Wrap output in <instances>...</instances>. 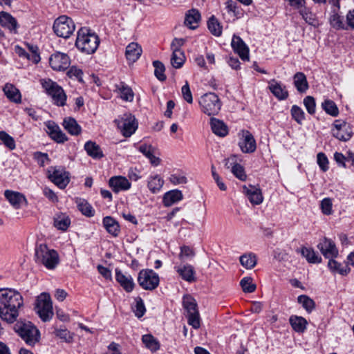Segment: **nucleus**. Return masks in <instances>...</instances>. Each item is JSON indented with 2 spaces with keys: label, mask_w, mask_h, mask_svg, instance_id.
<instances>
[{
  "label": "nucleus",
  "mask_w": 354,
  "mask_h": 354,
  "mask_svg": "<svg viewBox=\"0 0 354 354\" xmlns=\"http://www.w3.org/2000/svg\"><path fill=\"white\" fill-rule=\"evenodd\" d=\"M0 304L6 311L3 317L8 323H13L18 317V309L23 306L21 294L12 289H6L0 294Z\"/></svg>",
  "instance_id": "obj_1"
},
{
  "label": "nucleus",
  "mask_w": 354,
  "mask_h": 354,
  "mask_svg": "<svg viewBox=\"0 0 354 354\" xmlns=\"http://www.w3.org/2000/svg\"><path fill=\"white\" fill-rule=\"evenodd\" d=\"M99 44L98 36L95 33L91 32L90 29L82 27L78 30L75 46L82 53H94L97 49Z\"/></svg>",
  "instance_id": "obj_2"
},
{
  "label": "nucleus",
  "mask_w": 354,
  "mask_h": 354,
  "mask_svg": "<svg viewBox=\"0 0 354 354\" xmlns=\"http://www.w3.org/2000/svg\"><path fill=\"white\" fill-rule=\"evenodd\" d=\"M35 260L48 269H53L59 263V255L55 250H50L45 244H40L35 248Z\"/></svg>",
  "instance_id": "obj_3"
},
{
  "label": "nucleus",
  "mask_w": 354,
  "mask_h": 354,
  "mask_svg": "<svg viewBox=\"0 0 354 354\" xmlns=\"http://www.w3.org/2000/svg\"><path fill=\"white\" fill-rule=\"evenodd\" d=\"M19 335L29 345H34L39 339V330L30 322L19 321L14 326Z\"/></svg>",
  "instance_id": "obj_4"
},
{
  "label": "nucleus",
  "mask_w": 354,
  "mask_h": 354,
  "mask_svg": "<svg viewBox=\"0 0 354 354\" xmlns=\"http://www.w3.org/2000/svg\"><path fill=\"white\" fill-rule=\"evenodd\" d=\"M41 84L46 93L50 95L53 103L59 106L66 104V95L63 88L50 79L41 80Z\"/></svg>",
  "instance_id": "obj_5"
},
{
  "label": "nucleus",
  "mask_w": 354,
  "mask_h": 354,
  "mask_svg": "<svg viewBox=\"0 0 354 354\" xmlns=\"http://www.w3.org/2000/svg\"><path fill=\"white\" fill-rule=\"evenodd\" d=\"M199 104L202 111L207 115L218 114L221 108L218 96L214 93H207L201 97Z\"/></svg>",
  "instance_id": "obj_6"
},
{
  "label": "nucleus",
  "mask_w": 354,
  "mask_h": 354,
  "mask_svg": "<svg viewBox=\"0 0 354 354\" xmlns=\"http://www.w3.org/2000/svg\"><path fill=\"white\" fill-rule=\"evenodd\" d=\"M35 308L43 322L50 321L53 316V310L49 294L43 292L38 296Z\"/></svg>",
  "instance_id": "obj_7"
},
{
  "label": "nucleus",
  "mask_w": 354,
  "mask_h": 354,
  "mask_svg": "<svg viewBox=\"0 0 354 354\" xmlns=\"http://www.w3.org/2000/svg\"><path fill=\"white\" fill-rule=\"evenodd\" d=\"M183 305L187 313L188 324L195 329L199 328L201 326V319L196 300L190 295L184 296Z\"/></svg>",
  "instance_id": "obj_8"
},
{
  "label": "nucleus",
  "mask_w": 354,
  "mask_h": 354,
  "mask_svg": "<svg viewBox=\"0 0 354 354\" xmlns=\"http://www.w3.org/2000/svg\"><path fill=\"white\" fill-rule=\"evenodd\" d=\"M53 28L57 36L66 39L75 31V26L71 18L62 15L55 20Z\"/></svg>",
  "instance_id": "obj_9"
},
{
  "label": "nucleus",
  "mask_w": 354,
  "mask_h": 354,
  "mask_svg": "<svg viewBox=\"0 0 354 354\" xmlns=\"http://www.w3.org/2000/svg\"><path fill=\"white\" fill-rule=\"evenodd\" d=\"M115 123L120 130L121 133L126 138L130 137L138 129V122L134 115L127 113L120 118L115 120Z\"/></svg>",
  "instance_id": "obj_10"
},
{
  "label": "nucleus",
  "mask_w": 354,
  "mask_h": 354,
  "mask_svg": "<svg viewBox=\"0 0 354 354\" xmlns=\"http://www.w3.org/2000/svg\"><path fill=\"white\" fill-rule=\"evenodd\" d=\"M139 285L145 290H152L156 289L160 282L159 276L152 270H142L138 277Z\"/></svg>",
  "instance_id": "obj_11"
},
{
  "label": "nucleus",
  "mask_w": 354,
  "mask_h": 354,
  "mask_svg": "<svg viewBox=\"0 0 354 354\" xmlns=\"http://www.w3.org/2000/svg\"><path fill=\"white\" fill-rule=\"evenodd\" d=\"M333 126V136L341 141H348L354 134V126L341 120H336Z\"/></svg>",
  "instance_id": "obj_12"
},
{
  "label": "nucleus",
  "mask_w": 354,
  "mask_h": 354,
  "mask_svg": "<svg viewBox=\"0 0 354 354\" xmlns=\"http://www.w3.org/2000/svg\"><path fill=\"white\" fill-rule=\"evenodd\" d=\"M48 178L60 189H64L69 183V173L62 167H50Z\"/></svg>",
  "instance_id": "obj_13"
},
{
  "label": "nucleus",
  "mask_w": 354,
  "mask_h": 354,
  "mask_svg": "<svg viewBox=\"0 0 354 354\" xmlns=\"http://www.w3.org/2000/svg\"><path fill=\"white\" fill-rule=\"evenodd\" d=\"M242 136L239 142V146L242 152L250 153L257 149L255 139L252 134L248 130H243Z\"/></svg>",
  "instance_id": "obj_14"
},
{
  "label": "nucleus",
  "mask_w": 354,
  "mask_h": 354,
  "mask_svg": "<svg viewBox=\"0 0 354 354\" xmlns=\"http://www.w3.org/2000/svg\"><path fill=\"white\" fill-rule=\"evenodd\" d=\"M49 64L55 71H64L69 66L70 58L66 54L57 53L50 56Z\"/></svg>",
  "instance_id": "obj_15"
},
{
  "label": "nucleus",
  "mask_w": 354,
  "mask_h": 354,
  "mask_svg": "<svg viewBox=\"0 0 354 354\" xmlns=\"http://www.w3.org/2000/svg\"><path fill=\"white\" fill-rule=\"evenodd\" d=\"M46 133L50 138L57 143H64L68 140L66 135L61 130L59 127L53 121L46 122Z\"/></svg>",
  "instance_id": "obj_16"
},
{
  "label": "nucleus",
  "mask_w": 354,
  "mask_h": 354,
  "mask_svg": "<svg viewBox=\"0 0 354 354\" xmlns=\"http://www.w3.org/2000/svg\"><path fill=\"white\" fill-rule=\"evenodd\" d=\"M317 248L325 258H335L338 255V250L337 249L335 243L332 240L326 237L320 241L317 245Z\"/></svg>",
  "instance_id": "obj_17"
},
{
  "label": "nucleus",
  "mask_w": 354,
  "mask_h": 354,
  "mask_svg": "<svg viewBox=\"0 0 354 354\" xmlns=\"http://www.w3.org/2000/svg\"><path fill=\"white\" fill-rule=\"evenodd\" d=\"M4 196L16 209L21 208L23 205H28L26 196L20 192L7 189L4 192Z\"/></svg>",
  "instance_id": "obj_18"
},
{
  "label": "nucleus",
  "mask_w": 354,
  "mask_h": 354,
  "mask_svg": "<svg viewBox=\"0 0 354 354\" xmlns=\"http://www.w3.org/2000/svg\"><path fill=\"white\" fill-rule=\"evenodd\" d=\"M231 45L234 51L239 55L242 60H249V48L239 36H233Z\"/></svg>",
  "instance_id": "obj_19"
},
{
  "label": "nucleus",
  "mask_w": 354,
  "mask_h": 354,
  "mask_svg": "<svg viewBox=\"0 0 354 354\" xmlns=\"http://www.w3.org/2000/svg\"><path fill=\"white\" fill-rule=\"evenodd\" d=\"M243 192L247 196L250 202L253 205H259L263 202V195L259 188L253 185H243Z\"/></svg>",
  "instance_id": "obj_20"
},
{
  "label": "nucleus",
  "mask_w": 354,
  "mask_h": 354,
  "mask_svg": "<svg viewBox=\"0 0 354 354\" xmlns=\"http://www.w3.org/2000/svg\"><path fill=\"white\" fill-rule=\"evenodd\" d=\"M109 185L115 193L128 190L131 187V183L128 179L121 176L111 177L109 179Z\"/></svg>",
  "instance_id": "obj_21"
},
{
  "label": "nucleus",
  "mask_w": 354,
  "mask_h": 354,
  "mask_svg": "<svg viewBox=\"0 0 354 354\" xmlns=\"http://www.w3.org/2000/svg\"><path fill=\"white\" fill-rule=\"evenodd\" d=\"M174 269L183 280L189 283L196 281V272L194 267L192 265L185 264L176 266L174 267Z\"/></svg>",
  "instance_id": "obj_22"
},
{
  "label": "nucleus",
  "mask_w": 354,
  "mask_h": 354,
  "mask_svg": "<svg viewBox=\"0 0 354 354\" xmlns=\"http://www.w3.org/2000/svg\"><path fill=\"white\" fill-rule=\"evenodd\" d=\"M115 279L127 292H131L133 290L135 283L130 274H124L117 268L115 269Z\"/></svg>",
  "instance_id": "obj_23"
},
{
  "label": "nucleus",
  "mask_w": 354,
  "mask_h": 354,
  "mask_svg": "<svg viewBox=\"0 0 354 354\" xmlns=\"http://www.w3.org/2000/svg\"><path fill=\"white\" fill-rule=\"evenodd\" d=\"M268 88L279 100H286L288 97V92L286 86L275 80L269 82Z\"/></svg>",
  "instance_id": "obj_24"
},
{
  "label": "nucleus",
  "mask_w": 354,
  "mask_h": 354,
  "mask_svg": "<svg viewBox=\"0 0 354 354\" xmlns=\"http://www.w3.org/2000/svg\"><path fill=\"white\" fill-rule=\"evenodd\" d=\"M0 24L14 33L17 32L18 23L15 17L6 12H0Z\"/></svg>",
  "instance_id": "obj_25"
},
{
  "label": "nucleus",
  "mask_w": 354,
  "mask_h": 354,
  "mask_svg": "<svg viewBox=\"0 0 354 354\" xmlns=\"http://www.w3.org/2000/svg\"><path fill=\"white\" fill-rule=\"evenodd\" d=\"M102 223L109 234L114 237L119 236L120 233V226L115 218L110 216H105L102 220Z\"/></svg>",
  "instance_id": "obj_26"
},
{
  "label": "nucleus",
  "mask_w": 354,
  "mask_h": 354,
  "mask_svg": "<svg viewBox=\"0 0 354 354\" xmlns=\"http://www.w3.org/2000/svg\"><path fill=\"white\" fill-rule=\"evenodd\" d=\"M141 46L136 42L130 43L126 48L125 55L129 62H136L142 54Z\"/></svg>",
  "instance_id": "obj_27"
},
{
  "label": "nucleus",
  "mask_w": 354,
  "mask_h": 354,
  "mask_svg": "<svg viewBox=\"0 0 354 354\" xmlns=\"http://www.w3.org/2000/svg\"><path fill=\"white\" fill-rule=\"evenodd\" d=\"M84 149L87 154L93 159H101L104 157V153L100 145L95 142L87 141L84 145Z\"/></svg>",
  "instance_id": "obj_28"
},
{
  "label": "nucleus",
  "mask_w": 354,
  "mask_h": 354,
  "mask_svg": "<svg viewBox=\"0 0 354 354\" xmlns=\"http://www.w3.org/2000/svg\"><path fill=\"white\" fill-rule=\"evenodd\" d=\"M211 129L214 134L220 137H224L228 133L227 125L221 120L215 118L210 119Z\"/></svg>",
  "instance_id": "obj_29"
},
{
  "label": "nucleus",
  "mask_w": 354,
  "mask_h": 354,
  "mask_svg": "<svg viewBox=\"0 0 354 354\" xmlns=\"http://www.w3.org/2000/svg\"><path fill=\"white\" fill-rule=\"evenodd\" d=\"M62 125L64 128L72 136H78L81 133L82 128L76 120L71 117L65 118Z\"/></svg>",
  "instance_id": "obj_30"
},
{
  "label": "nucleus",
  "mask_w": 354,
  "mask_h": 354,
  "mask_svg": "<svg viewBox=\"0 0 354 354\" xmlns=\"http://www.w3.org/2000/svg\"><path fill=\"white\" fill-rule=\"evenodd\" d=\"M289 322L292 329L299 333H303L308 324L307 320L301 316L292 315L289 318Z\"/></svg>",
  "instance_id": "obj_31"
},
{
  "label": "nucleus",
  "mask_w": 354,
  "mask_h": 354,
  "mask_svg": "<svg viewBox=\"0 0 354 354\" xmlns=\"http://www.w3.org/2000/svg\"><path fill=\"white\" fill-rule=\"evenodd\" d=\"M3 92L6 97L11 101L15 103H20L21 101V93L18 88H17L12 84H6L3 87Z\"/></svg>",
  "instance_id": "obj_32"
},
{
  "label": "nucleus",
  "mask_w": 354,
  "mask_h": 354,
  "mask_svg": "<svg viewBox=\"0 0 354 354\" xmlns=\"http://www.w3.org/2000/svg\"><path fill=\"white\" fill-rule=\"evenodd\" d=\"M294 85L298 92L301 93H306L308 88V83L304 73L297 72L294 75Z\"/></svg>",
  "instance_id": "obj_33"
},
{
  "label": "nucleus",
  "mask_w": 354,
  "mask_h": 354,
  "mask_svg": "<svg viewBox=\"0 0 354 354\" xmlns=\"http://www.w3.org/2000/svg\"><path fill=\"white\" fill-rule=\"evenodd\" d=\"M116 91H118L122 100L131 102L133 100L134 94L132 89L124 82H120L115 85Z\"/></svg>",
  "instance_id": "obj_34"
},
{
  "label": "nucleus",
  "mask_w": 354,
  "mask_h": 354,
  "mask_svg": "<svg viewBox=\"0 0 354 354\" xmlns=\"http://www.w3.org/2000/svg\"><path fill=\"white\" fill-rule=\"evenodd\" d=\"M183 194L181 191L174 189L167 192L163 196V203L165 206L169 207L174 203L182 200Z\"/></svg>",
  "instance_id": "obj_35"
},
{
  "label": "nucleus",
  "mask_w": 354,
  "mask_h": 354,
  "mask_svg": "<svg viewBox=\"0 0 354 354\" xmlns=\"http://www.w3.org/2000/svg\"><path fill=\"white\" fill-rule=\"evenodd\" d=\"M142 342L147 348L151 352H156L160 349V342L151 334H146L142 336Z\"/></svg>",
  "instance_id": "obj_36"
},
{
  "label": "nucleus",
  "mask_w": 354,
  "mask_h": 354,
  "mask_svg": "<svg viewBox=\"0 0 354 354\" xmlns=\"http://www.w3.org/2000/svg\"><path fill=\"white\" fill-rule=\"evenodd\" d=\"M301 254L310 263H319L322 261V257L312 248L302 247Z\"/></svg>",
  "instance_id": "obj_37"
},
{
  "label": "nucleus",
  "mask_w": 354,
  "mask_h": 354,
  "mask_svg": "<svg viewBox=\"0 0 354 354\" xmlns=\"http://www.w3.org/2000/svg\"><path fill=\"white\" fill-rule=\"evenodd\" d=\"M328 266L332 272L339 273L344 276L347 275L351 271L348 265H342L334 260L333 258L329 259Z\"/></svg>",
  "instance_id": "obj_38"
},
{
  "label": "nucleus",
  "mask_w": 354,
  "mask_h": 354,
  "mask_svg": "<svg viewBox=\"0 0 354 354\" xmlns=\"http://www.w3.org/2000/svg\"><path fill=\"white\" fill-rule=\"evenodd\" d=\"M163 185L164 180L159 175H155L149 178L147 186L152 193L156 194L161 189Z\"/></svg>",
  "instance_id": "obj_39"
},
{
  "label": "nucleus",
  "mask_w": 354,
  "mask_h": 354,
  "mask_svg": "<svg viewBox=\"0 0 354 354\" xmlns=\"http://www.w3.org/2000/svg\"><path fill=\"white\" fill-rule=\"evenodd\" d=\"M207 27L214 36L219 37L222 34V26L215 16L212 15L207 21Z\"/></svg>",
  "instance_id": "obj_40"
},
{
  "label": "nucleus",
  "mask_w": 354,
  "mask_h": 354,
  "mask_svg": "<svg viewBox=\"0 0 354 354\" xmlns=\"http://www.w3.org/2000/svg\"><path fill=\"white\" fill-rule=\"evenodd\" d=\"M338 11L337 10H332V15L329 19L330 24L337 30L346 29L343 18L339 15Z\"/></svg>",
  "instance_id": "obj_41"
},
{
  "label": "nucleus",
  "mask_w": 354,
  "mask_h": 354,
  "mask_svg": "<svg viewBox=\"0 0 354 354\" xmlns=\"http://www.w3.org/2000/svg\"><path fill=\"white\" fill-rule=\"evenodd\" d=\"M200 19V12L196 9H192L189 10V13L186 15L185 24L189 26L190 28L193 29L196 26V24H198Z\"/></svg>",
  "instance_id": "obj_42"
},
{
  "label": "nucleus",
  "mask_w": 354,
  "mask_h": 354,
  "mask_svg": "<svg viewBox=\"0 0 354 354\" xmlns=\"http://www.w3.org/2000/svg\"><path fill=\"white\" fill-rule=\"evenodd\" d=\"M185 61V56L183 50L173 51L171 57V64L173 67L180 68Z\"/></svg>",
  "instance_id": "obj_43"
},
{
  "label": "nucleus",
  "mask_w": 354,
  "mask_h": 354,
  "mask_svg": "<svg viewBox=\"0 0 354 354\" xmlns=\"http://www.w3.org/2000/svg\"><path fill=\"white\" fill-rule=\"evenodd\" d=\"M71 224V220L65 214L57 215L54 218V226L58 230L66 231Z\"/></svg>",
  "instance_id": "obj_44"
},
{
  "label": "nucleus",
  "mask_w": 354,
  "mask_h": 354,
  "mask_svg": "<svg viewBox=\"0 0 354 354\" xmlns=\"http://www.w3.org/2000/svg\"><path fill=\"white\" fill-rule=\"evenodd\" d=\"M299 13L305 21L309 25L316 26L318 24L315 15L306 7L304 6L301 8H299Z\"/></svg>",
  "instance_id": "obj_45"
},
{
  "label": "nucleus",
  "mask_w": 354,
  "mask_h": 354,
  "mask_svg": "<svg viewBox=\"0 0 354 354\" xmlns=\"http://www.w3.org/2000/svg\"><path fill=\"white\" fill-rule=\"evenodd\" d=\"M322 109L331 116L336 117L339 114V109L336 104L331 100H325L322 103Z\"/></svg>",
  "instance_id": "obj_46"
},
{
  "label": "nucleus",
  "mask_w": 354,
  "mask_h": 354,
  "mask_svg": "<svg viewBox=\"0 0 354 354\" xmlns=\"http://www.w3.org/2000/svg\"><path fill=\"white\" fill-rule=\"evenodd\" d=\"M257 257L252 254H243L240 257L241 264L246 269H251L257 264Z\"/></svg>",
  "instance_id": "obj_47"
},
{
  "label": "nucleus",
  "mask_w": 354,
  "mask_h": 354,
  "mask_svg": "<svg viewBox=\"0 0 354 354\" xmlns=\"http://www.w3.org/2000/svg\"><path fill=\"white\" fill-rule=\"evenodd\" d=\"M297 301L308 313H311L315 308V301L307 295H299Z\"/></svg>",
  "instance_id": "obj_48"
},
{
  "label": "nucleus",
  "mask_w": 354,
  "mask_h": 354,
  "mask_svg": "<svg viewBox=\"0 0 354 354\" xmlns=\"http://www.w3.org/2000/svg\"><path fill=\"white\" fill-rule=\"evenodd\" d=\"M54 334L64 342L71 343L73 341V333L66 328L55 329Z\"/></svg>",
  "instance_id": "obj_49"
},
{
  "label": "nucleus",
  "mask_w": 354,
  "mask_h": 354,
  "mask_svg": "<svg viewBox=\"0 0 354 354\" xmlns=\"http://www.w3.org/2000/svg\"><path fill=\"white\" fill-rule=\"evenodd\" d=\"M79 210L85 216L91 217L94 215V210L92 206L85 200L80 199L77 201Z\"/></svg>",
  "instance_id": "obj_50"
},
{
  "label": "nucleus",
  "mask_w": 354,
  "mask_h": 354,
  "mask_svg": "<svg viewBox=\"0 0 354 354\" xmlns=\"http://www.w3.org/2000/svg\"><path fill=\"white\" fill-rule=\"evenodd\" d=\"M290 113L292 119H294L299 124H301L303 121L305 120V113L297 105H293L291 107Z\"/></svg>",
  "instance_id": "obj_51"
},
{
  "label": "nucleus",
  "mask_w": 354,
  "mask_h": 354,
  "mask_svg": "<svg viewBox=\"0 0 354 354\" xmlns=\"http://www.w3.org/2000/svg\"><path fill=\"white\" fill-rule=\"evenodd\" d=\"M240 285L244 292L251 293L255 291L256 285L252 283V279L250 277H243L241 281Z\"/></svg>",
  "instance_id": "obj_52"
},
{
  "label": "nucleus",
  "mask_w": 354,
  "mask_h": 354,
  "mask_svg": "<svg viewBox=\"0 0 354 354\" xmlns=\"http://www.w3.org/2000/svg\"><path fill=\"white\" fill-rule=\"evenodd\" d=\"M0 140L3 145L10 150H13L16 147L14 138L4 131H0Z\"/></svg>",
  "instance_id": "obj_53"
},
{
  "label": "nucleus",
  "mask_w": 354,
  "mask_h": 354,
  "mask_svg": "<svg viewBox=\"0 0 354 354\" xmlns=\"http://www.w3.org/2000/svg\"><path fill=\"white\" fill-rule=\"evenodd\" d=\"M153 66L155 68V76L160 81H165L166 80V76L164 73L165 71L164 64L161 62L156 60L153 62Z\"/></svg>",
  "instance_id": "obj_54"
},
{
  "label": "nucleus",
  "mask_w": 354,
  "mask_h": 354,
  "mask_svg": "<svg viewBox=\"0 0 354 354\" xmlns=\"http://www.w3.org/2000/svg\"><path fill=\"white\" fill-rule=\"evenodd\" d=\"M194 256L195 252L189 246L183 245L180 247V252L178 255V257L181 261H184L186 259H192Z\"/></svg>",
  "instance_id": "obj_55"
},
{
  "label": "nucleus",
  "mask_w": 354,
  "mask_h": 354,
  "mask_svg": "<svg viewBox=\"0 0 354 354\" xmlns=\"http://www.w3.org/2000/svg\"><path fill=\"white\" fill-rule=\"evenodd\" d=\"M304 104L309 114L313 115L315 113L316 103L313 97L306 96L304 99Z\"/></svg>",
  "instance_id": "obj_56"
},
{
  "label": "nucleus",
  "mask_w": 354,
  "mask_h": 354,
  "mask_svg": "<svg viewBox=\"0 0 354 354\" xmlns=\"http://www.w3.org/2000/svg\"><path fill=\"white\" fill-rule=\"evenodd\" d=\"M317 162L321 170L324 172L328 169V160L326 154L323 152H319L317 153Z\"/></svg>",
  "instance_id": "obj_57"
},
{
  "label": "nucleus",
  "mask_w": 354,
  "mask_h": 354,
  "mask_svg": "<svg viewBox=\"0 0 354 354\" xmlns=\"http://www.w3.org/2000/svg\"><path fill=\"white\" fill-rule=\"evenodd\" d=\"M67 75L70 78L74 77V78L77 79L80 82H83V80H82L83 71L80 68H79L75 66H73L70 68V69L67 72Z\"/></svg>",
  "instance_id": "obj_58"
},
{
  "label": "nucleus",
  "mask_w": 354,
  "mask_h": 354,
  "mask_svg": "<svg viewBox=\"0 0 354 354\" xmlns=\"http://www.w3.org/2000/svg\"><path fill=\"white\" fill-rule=\"evenodd\" d=\"M322 212L325 215H330L332 214V201L329 198H325L321 201Z\"/></svg>",
  "instance_id": "obj_59"
},
{
  "label": "nucleus",
  "mask_w": 354,
  "mask_h": 354,
  "mask_svg": "<svg viewBox=\"0 0 354 354\" xmlns=\"http://www.w3.org/2000/svg\"><path fill=\"white\" fill-rule=\"evenodd\" d=\"M233 174L241 180H245L246 174L244 171L243 167L239 164H235L232 169Z\"/></svg>",
  "instance_id": "obj_60"
},
{
  "label": "nucleus",
  "mask_w": 354,
  "mask_h": 354,
  "mask_svg": "<svg viewBox=\"0 0 354 354\" xmlns=\"http://www.w3.org/2000/svg\"><path fill=\"white\" fill-rule=\"evenodd\" d=\"M145 312H146V308H145L144 302H143L142 299L139 297L136 300V308L134 310L135 315L137 317L140 318L145 315Z\"/></svg>",
  "instance_id": "obj_61"
},
{
  "label": "nucleus",
  "mask_w": 354,
  "mask_h": 354,
  "mask_svg": "<svg viewBox=\"0 0 354 354\" xmlns=\"http://www.w3.org/2000/svg\"><path fill=\"white\" fill-rule=\"evenodd\" d=\"M181 92L184 100L187 102L192 104L193 102V97L187 82H186L185 84L183 86Z\"/></svg>",
  "instance_id": "obj_62"
},
{
  "label": "nucleus",
  "mask_w": 354,
  "mask_h": 354,
  "mask_svg": "<svg viewBox=\"0 0 354 354\" xmlns=\"http://www.w3.org/2000/svg\"><path fill=\"white\" fill-rule=\"evenodd\" d=\"M211 171L212 175L215 180L216 183L217 184V186L221 191H225L227 189L226 185L223 183L220 178L219 175L216 171V168L214 165H212L211 167Z\"/></svg>",
  "instance_id": "obj_63"
},
{
  "label": "nucleus",
  "mask_w": 354,
  "mask_h": 354,
  "mask_svg": "<svg viewBox=\"0 0 354 354\" xmlns=\"http://www.w3.org/2000/svg\"><path fill=\"white\" fill-rule=\"evenodd\" d=\"M169 180L172 184L175 185L179 184H185L187 182V179L185 176L177 174H171Z\"/></svg>",
  "instance_id": "obj_64"
}]
</instances>
